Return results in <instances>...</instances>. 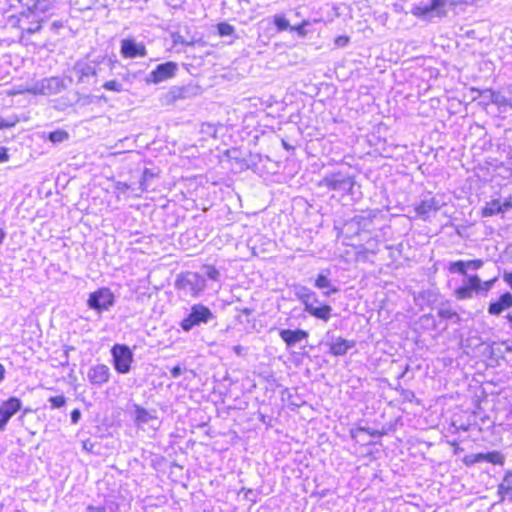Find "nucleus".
<instances>
[{"label":"nucleus","instance_id":"cd10ccee","mask_svg":"<svg viewBox=\"0 0 512 512\" xmlns=\"http://www.w3.org/2000/svg\"><path fill=\"white\" fill-rule=\"evenodd\" d=\"M482 461H486L495 465H503L505 462L504 455L499 451L482 453Z\"/></svg>","mask_w":512,"mask_h":512},{"label":"nucleus","instance_id":"de8ad7c7","mask_svg":"<svg viewBox=\"0 0 512 512\" xmlns=\"http://www.w3.org/2000/svg\"><path fill=\"white\" fill-rule=\"evenodd\" d=\"M81 418V411L79 409H74L71 412V422L72 424H77Z\"/></svg>","mask_w":512,"mask_h":512},{"label":"nucleus","instance_id":"a19ab883","mask_svg":"<svg viewBox=\"0 0 512 512\" xmlns=\"http://www.w3.org/2000/svg\"><path fill=\"white\" fill-rule=\"evenodd\" d=\"M482 453H478V454H469V455H466L464 458H463V463L466 465V466H472L478 462H482Z\"/></svg>","mask_w":512,"mask_h":512},{"label":"nucleus","instance_id":"13d9d810","mask_svg":"<svg viewBox=\"0 0 512 512\" xmlns=\"http://www.w3.org/2000/svg\"><path fill=\"white\" fill-rule=\"evenodd\" d=\"M233 351L235 352L236 355L240 356L244 351V347L241 345H236L233 347Z\"/></svg>","mask_w":512,"mask_h":512},{"label":"nucleus","instance_id":"f704fd0d","mask_svg":"<svg viewBox=\"0 0 512 512\" xmlns=\"http://www.w3.org/2000/svg\"><path fill=\"white\" fill-rule=\"evenodd\" d=\"M273 23L276 26L278 31H285L287 29L290 30V23L282 14H276L273 17Z\"/></svg>","mask_w":512,"mask_h":512},{"label":"nucleus","instance_id":"f8f14e48","mask_svg":"<svg viewBox=\"0 0 512 512\" xmlns=\"http://www.w3.org/2000/svg\"><path fill=\"white\" fill-rule=\"evenodd\" d=\"M198 88L192 85L173 86L165 94V104H173L177 100L188 99L197 94Z\"/></svg>","mask_w":512,"mask_h":512},{"label":"nucleus","instance_id":"473e14b6","mask_svg":"<svg viewBox=\"0 0 512 512\" xmlns=\"http://www.w3.org/2000/svg\"><path fill=\"white\" fill-rule=\"evenodd\" d=\"M69 134L67 131L59 129L52 131L48 134V140L53 143H62L66 140H68Z\"/></svg>","mask_w":512,"mask_h":512},{"label":"nucleus","instance_id":"338daca9","mask_svg":"<svg viewBox=\"0 0 512 512\" xmlns=\"http://www.w3.org/2000/svg\"><path fill=\"white\" fill-rule=\"evenodd\" d=\"M423 318L429 320L430 318H432V315H430V314L424 315Z\"/></svg>","mask_w":512,"mask_h":512},{"label":"nucleus","instance_id":"37998d69","mask_svg":"<svg viewBox=\"0 0 512 512\" xmlns=\"http://www.w3.org/2000/svg\"><path fill=\"white\" fill-rule=\"evenodd\" d=\"M497 280L498 278L494 277L493 279L484 282L481 281L480 294L486 295L492 289Z\"/></svg>","mask_w":512,"mask_h":512},{"label":"nucleus","instance_id":"4be33fe9","mask_svg":"<svg viewBox=\"0 0 512 512\" xmlns=\"http://www.w3.org/2000/svg\"><path fill=\"white\" fill-rule=\"evenodd\" d=\"M441 205L434 197L422 200L415 208L418 216L425 219L432 211H438Z\"/></svg>","mask_w":512,"mask_h":512},{"label":"nucleus","instance_id":"2f4dec72","mask_svg":"<svg viewBox=\"0 0 512 512\" xmlns=\"http://www.w3.org/2000/svg\"><path fill=\"white\" fill-rule=\"evenodd\" d=\"M465 284L471 288L475 293L480 294V287H481V279L478 275H468L465 276Z\"/></svg>","mask_w":512,"mask_h":512},{"label":"nucleus","instance_id":"c03bdc74","mask_svg":"<svg viewBox=\"0 0 512 512\" xmlns=\"http://www.w3.org/2000/svg\"><path fill=\"white\" fill-rule=\"evenodd\" d=\"M173 43L175 45H178V44H182V45H187V46H192L194 45V42L193 41H188L186 40L182 35L180 34H175L173 35Z\"/></svg>","mask_w":512,"mask_h":512},{"label":"nucleus","instance_id":"412c9836","mask_svg":"<svg viewBox=\"0 0 512 512\" xmlns=\"http://www.w3.org/2000/svg\"><path fill=\"white\" fill-rule=\"evenodd\" d=\"M329 273V270L322 271L317 275L314 283L315 287L318 289H327L326 291L323 292V295L327 297L330 296L332 293H336L339 291V289L335 287L328 279Z\"/></svg>","mask_w":512,"mask_h":512},{"label":"nucleus","instance_id":"c9c22d12","mask_svg":"<svg viewBox=\"0 0 512 512\" xmlns=\"http://www.w3.org/2000/svg\"><path fill=\"white\" fill-rule=\"evenodd\" d=\"M155 176L156 174L151 169H144L140 180V188L142 191H146L148 189L150 180L153 179Z\"/></svg>","mask_w":512,"mask_h":512},{"label":"nucleus","instance_id":"72a5a7b5","mask_svg":"<svg viewBox=\"0 0 512 512\" xmlns=\"http://www.w3.org/2000/svg\"><path fill=\"white\" fill-rule=\"evenodd\" d=\"M474 291L469 288L466 284L455 289L454 294L458 300L471 299Z\"/></svg>","mask_w":512,"mask_h":512},{"label":"nucleus","instance_id":"1a4fd4ad","mask_svg":"<svg viewBox=\"0 0 512 512\" xmlns=\"http://www.w3.org/2000/svg\"><path fill=\"white\" fill-rule=\"evenodd\" d=\"M178 71V64L168 61L156 66L146 78V83L159 84L163 81L173 78Z\"/></svg>","mask_w":512,"mask_h":512},{"label":"nucleus","instance_id":"3c124183","mask_svg":"<svg viewBox=\"0 0 512 512\" xmlns=\"http://www.w3.org/2000/svg\"><path fill=\"white\" fill-rule=\"evenodd\" d=\"M63 26V22L57 20L50 25V30L53 31L54 33H57L61 28H63Z\"/></svg>","mask_w":512,"mask_h":512},{"label":"nucleus","instance_id":"e2e57ef3","mask_svg":"<svg viewBox=\"0 0 512 512\" xmlns=\"http://www.w3.org/2000/svg\"><path fill=\"white\" fill-rule=\"evenodd\" d=\"M95 101H104L107 102L108 98L105 95L95 96Z\"/></svg>","mask_w":512,"mask_h":512},{"label":"nucleus","instance_id":"5701e85b","mask_svg":"<svg viewBox=\"0 0 512 512\" xmlns=\"http://www.w3.org/2000/svg\"><path fill=\"white\" fill-rule=\"evenodd\" d=\"M56 3L57 0H25L23 4L28 9H33L43 15L52 10Z\"/></svg>","mask_w":512,"mask_h":512},{"label":"nucleus","instance_id":"79ce46f5","mask_svg":"<svg viewBox=\"0 0 512 512\" xmlns=\"http://www.w3.org/2000/svg\"><path fill=\"white\" fill-rule=\"evenodd\" d=\"M51 404V408H61L66 404V398L63 395L52 396L48 399Z\"/></svg>","mask_w":512,"mask_h":512},{"label":"nucleus","instance_id":"bb28decb","mask_svg":"<svg viewBox=\"0 0 512 512\" xmlns=\"http://www.w3.org/2000/svg\"><path fill=\"white\" fill-rule=\"evenodd\" d=\"M499 213H502V212H501V207H500V200H498V199H493L490 202H487L481 212L483 217H490V216L497 215Z\"/></svg>","mask_w":512,"mask_h":512},{"label":"nucleus","instance_id":"9d476101","mask_svg":"<svg viewBox=\"0 0 512 512\" xmlns=\"http://www.w3.org/2000/svg\"><path fill=\"white\" fill-rule=\"evenodd\" d=\"M65 87L66 85L62 78L49 77L36 82L32 87V91L43 95H53L61 92Z\"/></svg>","mask_w":512,"mask_h":512},{"label":"nucleus","instance_id":"a18cd8bd","mask_svg":"<svg viewBox=\"0 0 512 512\" xmlns=\"http://www.w3.org/2000/svg\"><path fill=\"white\" fill-rule=\"evenodd\" d=\"M206 275L209 279L217 281L220 277V272L213 266L207 268Z\"/></svg>","mask_w":512,"mask_h":512},{"label":"nucleus","instance_id":"e433bc0d","mask_svg":"<svg viewBox=\"0 0 512 512\" xmlns=\"http://www.w3.org/2000/svg\"><path fill=\"white\" fill-rule=\"evenodd\" d=\"M76 103L80 106H88L95 102V95L77 93Z\"/></svg>","mask_w":512,"mask_h":512},{"label":"nucleus","instance_id":"aec40b11","mask_svg":"<svg viewBox=\"0 0 512 512\" xmlns=\"http://www.w3.org/2000/svg\"><path fill=\"white\" fill-rule=\"evenodd\" d=\"M293 292L296 298L302 302L304 308L307 305H309L312 301L317 302V294L304 285H294Z\"/></svg>","mask_w":512,"mask_h":512},{"label":"nucleus","instance_id":"4d7b16f0","mask_svg":"<svg viewBox=\"0 0 512 512\" xmlns=\"http://www.w3.org/2000/svg\"><path fill=\"white\" fill-rule=\"evenodd\" d=\"M13 125H14V123H10V122L5 121L4 119H0V129L12 127Z\"/></svg>","mask_w":512,"mask_h":512},{"label":"nucleus","instance_id":"49530a36","mask_svg":"<svg viewBox=\"0 0 512 512\" xmlns=\"http://www.w3.org/2000/svg\"><path fill=\"white\" fill-rule=\"evenodd\" d=\"M349 42V38L346 37V36H338L336 39H335V44L338 46V47H345Z\"/></svg>","mask_w":512,"mask_h":512},{"label":"nucleus","instance_id":"0eeeda50","mask_svg":"<svg viewBox=\"0 0 512 512\" xmlns=\"http://www.w3.org/2000/svg\"><path fill=\"white\" fill-rule=\"evenodd\" d=\"M99 65L93 61L78 60L72 71L77 78V83L82 85H90L96 83Z\"/></svg>","mask_w":512,"mask_h":512},{"label":"nucleus","instance_id":"2eb2a0df","mask_svg":"<svg viewBox=\"0 0 512 512\" xmlns=\"http://www.w3.org/2000/svg\"><path fill=\"white\" fill-rule=\"evenodd\" d=\"M484 262L481 259H474V260H458L454 262H450L447 269L452 274H461L463 276H467V270H478L483 266Z\"/></svg>","mask_w":512,"mask_h":512},{"label":"nucleus","instance_id":"8fccbe9b","mask_svg":"<svg viewBox=\"0 0 512 512\" xmlns=\"http://www.w3.org/2000/svg\"><path fill=\"white\" fill-rule=\"evenodd\" d=\"M182 373H183V369L179 365L173 367L170 370V374H171L172 378H178L181 376Z\"/></svg>","mask_w":512,"mask_h":512},{"label":"nucleus","instance_id":"7c9ffc66","mask_svg":"<svg viewBox=\"0 0 512 512\" xmlns=\"http://www.w3.org/2000/svg\"><path fill=\"white\" fill-rule=\"evenodd\" d=\"M43 22L44 18H41L38 21L28 22V24H20V27L22 28L23 33L31 35L41 30Z\"/></svg>","mask_w":512,"mask_h":512},{"label":"nucleus","instance_id":"9b49d317","mask_svg":"<svg viewBox=\"0 0 512 512\" xmlns=\"http://www.w3.org/2000/svg\"><path fill=\"white\" fill-rule=\"evenodd\" d=\"M22 408V402L16 397H10L0 406V431H4L9 420Z\"/></svg>","mask_w":512,"mask_h":512},{"label":"nucleus","instance_id":"b1692460","mask_svg":"<svg viewBox=\"0 0 512 512\" xmlns=\"http://www.w3.org/2000/svg\"><path fill=\"white\" fill-rule=\"evenodd\" d=\"M497 494L499 495V501L502 502L508 496L512 499V472L508 471L504 475L502 482L497 487Z\"/></svg>","mask_w":512,"mask_h":512},{"label":"nucleus","instance_id":"bf43d9fd","mask_svg":"<svg viewBox=\"0 0 512 512\" xmlns=\"http://www.w3.org/2000/svg\"><path fill=\"white\" fill-rule=\"evenodd\" d=\"M117 189L122 191V192H125L126 190L129 189V186L126 183L119 182L117 184Z\"/></svg>","mask_w":512,"mask_h":512},{"label":"nucleus","instance_id":"6ab92c4d","mask_svg":"<svg viewBox=\"0 0 512 512\" xmlns=\"http://www.w3.org/2000/svg\"><path fill=\"white\" fill-rule=\"evenodd\" d=\"M314 302L312 301L307 305L304 311L317 319L327 322L331 317L332 307L328 304L314 305Z\"/></svg>","mask_w":512,"mask_h":512},{"label":"nucleus","instance_id":"c85d7f7f","mask_svg":"<svg viewBox=\"0 0 512 512\" xmlns=\"http://www.w3.org/2000/svg\"><path fill=\"white\" fill-rule=\"evenodd\" d=\"M86 509L88 512H118L119 505L113 501H109L102 506L88 505Z\"/></svg>","mask_w":512,"mask_h":512},{"label":"nucleus","instance_id":"f03ea898","mask_svg":"<svg viewBox=\"0 0 512 512\" xmlns=\"http://www.w3.org/2000/svg\"><path fill=\"white\" fill-rule=\"evenodd\" d=\"M206 287V280L196 272L187 271L177 276L175 288L183 295L198 297Z\"/></svg>","mask_w":512,"mask_h":512},{"label":"nucleus","instance_id":"052dcab7","mask_svg":"<svg viewBox=\"0 0 512 512\" xmlns=\"http://www.w3.org/2000/svg\"><path fill=\"white\" fill-rule=\"evenodd\" d=\"M5 373H6V370H5L4 366L0 363V383L4 380Z\"/></svg>","mask_w":512,"mask_h":512},{"label":"nucleus","instance_id":"864d4df0","mask_svg":"<svg viewBox=\"0 0 512 512\" xmlns=\"http://www.w3.org/2000/svg\"><path fill=\"white\" fill-rule=\"evenodd\" d=\"M502 277H503L504 282L507 285H509V287L512 289V272L504 271Z\"/></svg>","mask_w":512,"mask_h":512},{"label":"nucleus","instance_id":"ea45409f","mask_svg":"<svg viewBox=\"0 0 512 512\" xmlns=\"http://www.w3.org/2000/svg\"><path fill=\"white\" fill-rule=\"evenodd\" d=\"M103 88L117 93L122 92L124 90L122 84L117 82L116 80H110L105 82L103 84Z\"/></svg>","mask_w":512,"mask_h":512},{"label":"nucleus","instance_id":"39448f33","mask_svg":"<svg viewBox=\"0 0 512 512\" xmlns=\"http://www.w3.org/2000/svg\"><path fill=\"white\" fill-rule=\"evenodd\" d=\"M115 303V296L107 287H102L90 293L87 305L90 309L101 314L108 311Z\"/></svg>","mask_w":512,"mask_h":512},{"label":"nucleus","instance_id":"c756f323","mask_svg":"<svg viewBox=\"0 0 512 512\" xmlns=\"http://www.w3.org/2000/svg\"><path fill=\"white\" fill-rule=\"evenodd\" d=\"M154 418L155 417L149 411L139 405H135V421L137 423L146 424Z\"/></svg>","mask_w":512,"mask_h":512},{"label":"nucleus","instance_id":"603ef678","mask_svg":"<svg viewBox=\"0 0 512 512\" xmlns=\"http://www.w3.org/2000/svg\"><path fill=\"white\" fill-rule=\"evenodd\" d=\"M9 160L8 150L5 147H0V163Z\"/></svg>","mask_w":512,"mask_h":512},{"label":"nucleus","instance_id":"69168bd1","mask_svg":"<svg viewBox=\"0 0 512 512\" xmlns=\"http://www.w3.org/2000/svg\"><path fill=\"white\" fill-rule=\"evenodd\" d=\"M83 448L86 450H90L88 442H83Z\"/></svg>","mask_w":512,"mask_h":512},{"label":"nucleus","instance_id":"a878e982","mask_svg":"<svg viewBox=\"0 0 512 512\" xmlns=\"http://www.w3.org/2000/svg\"><path fill=\"white\" fill-rule=\"evenodd\" d=\"M41 18H43L41 16V14H39L36 11H34L33 9H28V7H25L23 5V9H22V11L19 14V20L18 21H19L20 24H28V22L38 21Z\"/></svg>","mask_w":512,"mask_h":512},{"label":"nucleus","instance_id":"0e129e2a","mask_svg":"<svg viewBox=\"0 0 512 512\" xmlns=\"http://www.w3.org/2000/svg\"><path fill=\"white\" fill-rule=\"evenodd\" d=\"M61 364H62L63 366H68V365H69V356H67V355H66V356H64V359H63V361L61 362Z\"/></svg>","mask_w":512,"mask_h":512},{"label":"nucleus","instance_id":"ddd939ff","mask_svg":"<svg viewBox=\"0 0 512 512\" xmlns=\"http://www.w3.org/2000/svg\"><path fill=\"white\" fill-rule=\"evenodd\" d=\"M512 308V293L504 292L497 299H492L488 305L487 312L492 316H500L504 311Z\"/></svg>","mask_w":512,"mask_h":512},{"label":"nucleus","instance_id":"680f3d73","mask_svg":"<svg viewBox=\"0 0 512 512\" xmlns=\"http://www.w3.org/2000/svg\"><path fill=\"white\" fill-rule=\"evenodd\" d=\"M75 348L73 346H65V349H64V356H69L70 352L71 351H74Z\"/></svg>","mask_w":512,"mask_h":512},{"label":"nucleus","instance_id":"f3484780","mask_svg":"<svg viewBox=\"0 0 512 512\" xmlns=\"http://www.w3.org/2000/svg\"><path fill=\"white\" fill-rule=\"evenodd\" d=\"M479 96L483 99V102L488 105L490 103L498 105L499 107L512 106L511 100L508 99L499 91L492 89H484L479 92Z\"/></svg>","mask_w":512,"mask_h":512},{"label":"nucleus","instance_id":"423d86ee","mask_svg":"<svg viewBox=\"0 0 512 512\" xmlns=\"http://www.w3.org/2000/svg\"><path fill=\"white\" fill-rule=\"evenodd\" d=\"M113 366L120 374H127L134 359L132 350L125 344H115L111 348Z\"/></svg>","mask_w":512,"mask_h":512},{"label":"nucleus","instance_id":"a211bd4d","mask_svg":"<svg viewBox=\"0 0 512 512\" xmlns=\"http://www.w3.org/2000/svg\"><path fill=\"white\" fill-rule=\"evenodd\" d=\"M280 338L284 341L288 348L295 346L298 342L308 338L309 333L302 329L290 330L281 329L279 331Z\"/></svg>","mask_w":512,"mask_h":512},{"label":"nucleus","instance_id":"4468645a","mask_svg":"<svg viewBox=\"0 0 512 512\" xmlns=\"http://www.w3.org/2000/svg\"><path fill=\"white\" fill-rule=\"evenodd\" d=\"M121 54L125 58H136L146 56L147 52L143 43H138L134 39H123Z\"/></svg>","mask_w":512,"mask_h":512},{"label":"nucleus","instance_id":"09e8293b","mask_svg":"<svg viewBox=\"0 0 512 512\" xmlns=\"http://www.w3.org/2000/svg\"><path fill=\"white\" fill-rule=\"evenodd\" d=\"M368 430H369V428H367V427H362V426H359V427H357V428H355V429H351V431H350L351 438L355 439V438L357 437V435H358V433H359V432H365V433H367V432H368Z\"/></svg>","mask_w":512,"mask_h":512},{"label":"nucleus","instance_id":"774afa93","mask_svg":"<svg viewBox=\"0 0 512 512\" xmlns=\"http://www.w3.org/2000/svg\"><path fill=\"white\" fill-rule=\"evenodd\" d=\"M243 312H244L245 314H247V315H249V314H250V310H249V309H244V310H243Z\"/></svg>","mask_w":512,"mask_h":512},{"label":"nucleus","instance_id":"5fc2aeb1","mask_svg":"<svg viewBox=\"0 0 512 512\" xmlns=\"http://www.w3.org/2000/svg\"><path fill=\"white\" fill-rule=\"evenodd\" d=\"M501 212L504 213L512 209L511 199L506 200L504 203L500 202Z\"/></svg>","mask_w":512,"mask_h":512},{"label":"nucleus","instance_id":"f257e3e1","mask_svg":"<svg viewBox=\"0 0 512 512\" xmlns=\"http://www.w3.org/2000/svg\"><path fill=\"white\" fill-rule=\"evenodd\" d=\"M477 0H429V2H420L414 4L411 13L422 20L430 21L434 17H445L447 15V6H456L462 3H474Z\"/></svg>","mask_w":512,"mask_h":512},{"label":"nucleus","instance_id":"4c0bfd02","mask_svg":"<svg viewBox=\"0 0 512 512\" xmlns=\"http://www.w3.org/2000/svg\"><path fill=\"white\" fill-rule=\"evenodd\" d=\"M309 25L310 22L308 20H304L299 25L291 26L290 31H295L300 37H305L308 34L306 27Z\"/></svg>","mask_w":512,"mask_h":512},{"label":"nucleus","instance_id":"6e6552de","mask_svg":"<svg viewBox=\"0 0 512 512\" xmlns=\"http://www.w3.org/2000/svg\"><path fill=\"white\" fill-rule=\"evenodd\" d=\"M323 344L329 348V353L333 356H344L350 349L355 347L356 342L335 336L329 331L326 333Z\"/></svg>","mask_w":512,"mask_h":512},{"label":"nucleus","instance_id":"20e7f679","mask_svg":"<svg viewBox=\"0 0 512 512\" xmlns=\"http://www.w3.org/2000/svg\"><path fill=\"white\" fill-rule=\"evenodd\" d=\"M323 183L331 190L347 193L349 195L354 194L353 188L355 186V180L354 177L348 173L341 171L329 173L323 178Z\"/></svg>","mask_w":512,"mask_h":512},{"label":"nucleus","instance_id":"393cba45","mask_svg":"<svg viewBox=\"0 0 512 512\" xmlns=\"http://www.w3.org/2000/svg\"><path fill=\"white\" fill-rule=\"evenodd\" d=\"M437 314L440 318L450 320L455 324L461 321L459 314L456 311H454L449 305L441 306L438 309Z\"/></svg>","mask_w":512,"mask_h":512},{"label":"nucleus","instance_id":"dca6fc26","mask_svg":"<svg viewBox=\"0 0 512 512\" xmlns=\"http://www.w3.org/2000/svg\"><path fill=\"white\" fill-rule=\"evenodd\" d=\"M110 375L107 365L97 364L89 369L87 377L93 385L101 386L109 381Z\"/></svg>","mask_w":512,"mask_h":512},{"label":"nucleus","instance_id":"58836bf2","mask_svg":"<svg viewBox=\"0 0 512 512\" xmlns=\"http://www.w3.org/2000/svg\"><path fill=\"white\" fill-rule=\"evenodd\" d=\"M217 29L221 36H230L235 32V28L228 23H219Z\"/></svg>","mask_w":512,"mask_h":512},{"label":"nucleus","instance_id":"7ed1b4c3","mask_svg":"<svg viewBox=\"0 0 512 512\" xmlns=\"http://www.w3.org/2000/svg\"><path fill=\"white\" fill-rule=\"evenodd\" d=\"M216 318L209 307L198 303L191 306L189 313L184 317L179 326L184 332H190L194 327L208 324Z\"/></svg>","mask_w":512,"mask_h":512},{"label":"nucleus","instance_id":"6e6d98bb","mask_svg":"<svg viewBox=\"0 0 512 512\" xmlns=\"http://www.w3.org/2000/svg\"><path fill=\"white\" fill-rule=\"evenodd\" d=\"M367 433H368L370 436H372V437H381V436H383V435H385V434H386V432H385V431H378V430H373V429H370V428H369V430H368V432H367Z\"/></svg>","mask_w":512,"mask_h":512}]
</instances>
